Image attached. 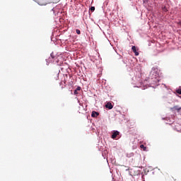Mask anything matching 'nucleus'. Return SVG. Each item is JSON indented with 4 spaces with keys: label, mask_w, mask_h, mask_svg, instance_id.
Returning <instances> with one entry per match:
<instances>
[{
    "label": "nucleus",
    "mask_w": 181,
    "mask_h": 181,
    "mask_svg": "<svg viewBox=\"0 0 181 181\" xmlns=\"http://www.w3.org/2000/svg\"><path fill=\"white\" fill-rule=\"evenodd\" d=\"M76 33H77V35H81V31H80V30L77 29L76 30Z\"/></svg>",
    "instance_id": "obj_12"
},
{
    "label": "nucleus",
    "mask_w": 181,
    "mask_h": 181,
    "mask_svg": "<svg viewBox=\"0 0 181 181\" xmlns=\"http://www.w3.org/2000/svg\"><path fill=\"white\" fill-rule=\"evenodd\" d=\"M176 93H177V94H180L181 95V88H179L176 90Z\"/></svg>",
    "instance_id": "obj_11"
},
{
    "label": "nucleus",
    "mask_w": 181,
    "mask_h": 181,
    "mask_svg": "<svg viewBox=\"0 0 181 181\" xmlns=\"http://www.w3.org/2000/svg\"><path fill=\"white\" fill-rule=\"evenodd\" d=\"M38 5H41L42 6L45 5H47V0H34Z\"/></svg>",
    "instance_id": "obj_1"
},
{
    "label": "nucleus",
    "mask_w": 181,
    "mask_h": 181,
    "mask_svg": "<svg viewBox=\"0 0 181 181\" xmlns=\"http://www.w3.org/2000/svg\"><path fill=\"white\" fill-rule=\"evenodd\" d=\"M99 115H100V113H98V112H95V111L92 112L91 117H93V118H97Z\"/></svg>",
    "instance_id": "obj_4"
},
{
    "label": "nucleus",
    "mask_w": 181,
    "mask_h": 181,
    "mask_svg": "<svg viewBox=\"0 0 181 181\" xmlns=\"http://www.w3.org/2000/svg\"><path fill=\"white\" fill-rule=\"evenodd\" d=\"M105 107L108 108V110H112V108H114V106L112 105V104H111V103H107L105 105Z\"/></svg>",
    "instance_id": "obj_6"
},
{
    "label": "nucleus",
    "mask_w": 181,
    "mask_h": 181,
    "mask_svg": "<svg viewBox=\"0 0 181 181\" xmlns=\"http://www.w3.org/2000/svg\"><path fill=\"white\" fill-rule=\"evenodd\" d=\"M81 90V87L78 86V87L76 88V90H74V94L75 95H77V94H78V91H80Z\"/></svg>",
    "instance_id": "obj_7"
},
{
    "label": "nucleus",
    "mask_w": 181,
    "mask_h": 181,
    "mask_svg": "<svg viewBox=\"0 0 181 181\" xmlns=\"http://www.w3.org/2000/svg\"><path fill=\"white\" fill-rule=\"evenodd\" d=\"M140 148H143L144 151H146V147H145V146H144L143 144L140 146Z\"/></svg>",
    "instance_id": "obj_9"
},
{
    "label": "nucleus",
    "mask_w": 181,
    "mask_h": 181,
    "mask_svg": "<svg viewBox=\"0 0 181 181\" xmlns=\"http://www.w3.org/2000/svg\"><path fill=\"white\" fill-rule=\"evenodd\" d=\"M163 12H168V8H166V6L163 7Z\"/></svg>",
    "instance_id": "obj_10"
},
{
    "label": "nucleus",
    "mask_w": 181,
    "mask_h": 181,
    "mask_svg": "<svg viewBox=\"0 0 181 181\" xmlns=\"http://www.w3.org/2000/svg\"><path fill=\"white\" fill-rule=\"evenodd\" d=\"M170 110L171 111H177L181 115V107H179V106H174L173 107H171Z\"/></svg>",
    "instance_id": "obj_2"
},
{
    "label": "nucleus",
    "mask_w": 181,
    "mask_h": 181,
    "mask_svg": "<svg viewBox=\"0 0 181 181\" xmlns=\"http://www.w3.org/2000/svg\"><path fill=\"white\" fill-rule=\"evenodd\" d=\"M132 52H134L135 56H139V52H138L136 51V47L133 46V47H132Z\"/></svg>",
    "instance_id": "obj_5"
},
{
    "label": "nucleus",
    "mask_w": 181,
    "mask_h": 181,
    "mask_svg": "<svg viewBox=\"0 0 181 181\" xmlns=\"http://www.w3.org/2000/svg\"><path fill=\"white\" fill-rule=\"evenodd\" d=\"M54 78L55 80H59V74H56Z\"/></svg>",
    "instance_id": "obj_13"
},
{
    "label": "nucleus",
    "mask_w": 181,
    "mask_h": 181,
    "mask_svg": "<svg viewBox=\"0 0 181 181\" xmlns=\"http://www.w3.org/2000/svg\"><path fill=\"white\" fill-rule=\"evenodd\" d=\"M51 57H52V59H54V56H53V53H52V54H51Z\"/></svg>",
    "instance_id": "obj_14"
},
{
    "label": "nucleus",
    "mask_w": 181,
    "mask_h": 181,
    "mask_svg": "<svg viewBox=\"0 0 181 181\" xmlns=\"http://www.w3.org/2000/svg\"><path fill=\"white\" fill-rule=\"evenodd\" d=\"M90 12H94L95 11V7L91 6L90 8Z\"/></svg>",
    "instance_id": "obj_8"
},
{
    "label": "nucleus",
    "mask_w": 181,
    "mask_h": 181,
    "mask_svg": "<svg viewBox=\"0 0 181 181\" xmlns=\"http://www.w3.org/2000/svg\"><path fill=\"white\" fill-rule=\"evenodd\" d=\"M118 135H119V132L118 131H114L113 134L112 135V139H115V138H117V136H118Z\"/></svg>",
    "instance_id": "obj_3"
}]
</instances>
